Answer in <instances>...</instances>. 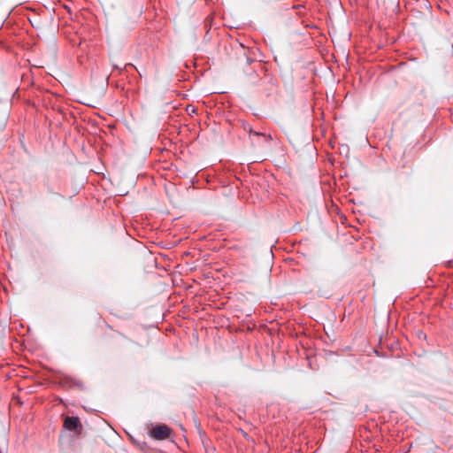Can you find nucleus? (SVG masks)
Wrapping results in <instances>:
<instances>
[{
	"label": "nucleus",
	"instance_id": "7ed1b4c3",
	"mask_svg": "<svg viewBox=\"0 0 453 453\" xmlns=\"http://www.w3.org/2000/svg\"><path fill=\"white\" fill-rule=\"evenodd\" d=\"M246 60H247V63H248V64H250V63H251V62H252V59H250V58H246Z\"/></svg>",
	"mask_w": 453,
	"mask_h": 453
},
{
	"label": "nucleus",
	"instance_id": "f257e3e1",
	"mask_svg": "<svg viewBox=\"0 0 453 453\" xmlns=\"http://www.w3.org/2000/svg\"><path fill=\"white\" fill-rule=\"evenodd\" d=\"M152 436L157 440L167 439L171 434V429L165 425H158L152 430Z\"/></svg>",
	"mask_w": 453,
	"mask_h": 453
},
{
	"label": "nucleus",
	"instance_id": "39448f33",
	"mask_svg": "<svg viewBox=\"0 0 453 453\" xmlns=\"http://www.w3.org/2000/svg\"><path fill=\"white\" fill-rule=\"evenodd\" d=\"M113 68L119 69V66H118V65H113Z\"/></svg>",
	"mask_w": 453,
	"mask_h": 453
},
{
	"label": "nucleus",
	"instance_id": "20e7f679",
	"mask_svg": "<svg viewBox=\"0 0 453 453\" xmlns=\"http://www.w3.org/2000/svg\"><path fill=\"white\" fill-rule=\"evenodd\" d=\"M254 134H256V135H263V134H260L258 132H254Z\"/></svg>",
	"mask_w": 453,
	"mask_h": 453
},
{
	"label": "nucleus",
	"instance_id": "f03ea898",
	"mask_svg": "<svg viewBox=\"0 0 453 453\" xmlns=\"http://www.w3.org/2000/svg\"><path fill=\"white\" fill-rule=\"evenodd\" d=\"M64 426L67 430L73 431L81 426V421L78 417H67L65 419Z\"/></svg>",
	"mask_w": 453,
	"mask_h": 453
}]
</instances>
